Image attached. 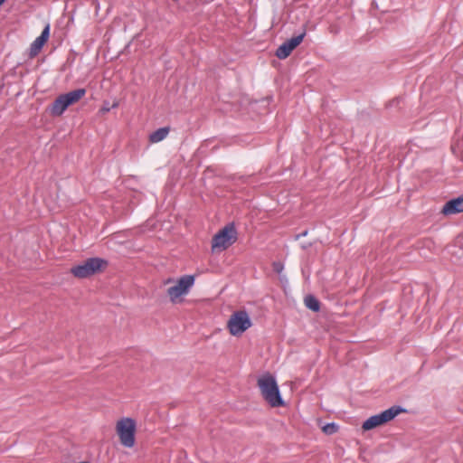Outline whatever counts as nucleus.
I'll use <instances>...</instances> for the list:
<instances>
[{"label":"nucleus","instance_id":"6ab92c4d","mask_svg":"<svg viewBox=\"0 0 463 463\" xmlns=\"http://www.w3.org/2000/svg\"><path fill=\"white\" fill-rule=\"evenodd\" d=\"M5 2V0H0V6Z\"/></svg>","mask_w":463,"mask_h":463},{"label":"nucleus","instance_id":"423d86ee","mask_svg":"<svg viewBox=\"0 0 463 463\" xmlns=\"http://www.w3.org/2000/svg\"><path fill=\"white\" fill-rule=\"evenodd\" d=\"M106 261L99 258H90L83 263L71 268V272L74 277L85 279L99 271Z\"/></svg>","mask_w":463,"mask_h":463},{"label":"nucleus","instance_id":"dca6fc26","mask_svg":"<svg viewBox=\"0 0 463 463\" xmlns=\"http://www.w3.org/2000/svg\"><path fill=\"white\" fill-rule=\"evenodd\" d=\"M273 270L279 274H280L284 269V266L281 262L277 261L273 263Z\"/></svg>","mask_w":463,"mask_h":463},{"label":"nucleus","instance_id":"2eb2a0df","mask_svg":"<svg viewBox=\"0 0 463 463\" xmlns=\"http://www.w3.org/2000/svg\"><path fill=\"white\" fill-rule=\"evenodd\" d=\"M322 430L326 435H332L338 430V426L335 423H327L322 428Z\"/></svg>","mask_w":463,"mask_h":463},{"label":"nucleus","instance_id":"1a4fd4ad","mask_svg":"<svg viewBox=\"0 0 463 463\" xmlns=\"http://www.w3.org/2000/svg\"><path fill=\"white\" fill-rule=\"evenodd\" d=\"M49 36H50V25L47 24L44 27V29L43 30L41 35L38 36L31 44V47H30V56L31 57H34L40 52L43 46L48 41Z\"/></svg>","mask_w":463,"mask_h":463},{"label":"nucleus","instance_id":"ddd939ff","mask_svg":"<svg viewBox=\"0 0 463 463\" xmlns=\"http://www.w3.org/2000/svg\"><path fill=\"white\" fill-rule=\"evenodd\" d=\"M170 128L168 127L158 128L149 135V141L151 143H158L167 137Z\"/></svg>","mask_w":463,"mask_h":463},{"label":"nucleus","instance_id":"0eeeda50","mask_svg":"<svg viewBox=\"0 0 463 463\" xmlns=\"http://www.w3.org/2000/svg\"><path fill=\"white\" fill-rule=\"evenodd\" d=\"M227 326L231 335H241L251 326V321L246 311H236L229 318Z\"/></svg>","mask_w":463,"mask_h":463},{"label":"nucleus","instance_id":"6e6552de","mask_svg":"<svg viewBox=\"0 0 463 463\" xmlns=\"http://www.w3.org/2000/svg\"><path fill=\"white\" fill-rule=\"evenodd\" d=\"M305 36V33H300L291 39L283 43L276 51V56L279 59H286L288 58L292 51L298 47L301 42L303 41Z\"/></svg>","mask_w":463,"mask_h":463},{"label":"nucleus","instance_id":"f03ea898","mask_svg":"<svg viewBox=\"0 0 463 463\" xmlns=\"http://www.w3.org/2000/svg\"><path fill=\"white\" fill-rule=\"evenodd\" d=\"M116 431L120 443L126 448L135 445L136 421L131 418H122L116 424Z\"/></svg>","mask_w":463,"mask_h":463},{"label":"nucleus","instance_id":"f3484780","mask_svg":"<svg viewBox=\"0 0 463 463\" xmlns=\"http://www.w3.org/2000/svg\"><path fill=\"white\" fill-rule=\"evenodd\" d=\"M109 109H109V107L104 106V107H102V108H101L100 111H101L102 113H107V112H109Z\"/></svg>","mask_w":463,"mask_h":463},{"label":"nucleus","instance_id":"9b49d317","mask_svg":"<svg viewBox=\"0 0 463 463\" xmlns=\"http://www.w3.org/2000/svg\"><path fill=\"white\" fill-rule=\"evenodd\" d=\"M68 107L70 106L68 105L64 96L61 94L52 103L50 112L52 116L58 117L62 115Z\"/></svg>","mask_w":463,"mask_h":463},{"label":"nucleus","instance_id":"4468645a","mask_svg":"<svg viewBox=\"0 0 463 463\" xmlns=\"http://www.w3.org/2000/svg\"><path fill=\"white\" fill-rule=\"evenodd\" d=\"M305 305L312 311H318L320 307L318 300L311 295L305 298Z\"/></svg>","mask_w":463,"mask_h":463},{"label":"nucleus","instance_id":"f8f14e48","mask_svg":"<svg viewBox=\"0 0 463 463\" xmlns=\"http://www.w3.org/2000/svg\"><path fill=\"white\" fill-rule=\"evenodd\" d=\"M86 94L85 89H77L62 94L67 100L69 106L77 103L80 99H81Z\"/></svg>","mask_w":463,"mask_h":463},{"label":"nucleus","instance_id":"7ed1b4c3","mask_svg":"<svg viewBox=\"0 0 463 463\" xmlns=\"http://www.w3.org/2000/svg\"><path fill=\"white\" fill-rule=\"evenodd\" d=\"M194 284V277L193 275H184L176 282L169 287L166 290L170 301L174 304L181 302V298L188 294L190 288Z\"/></svg>","mask_w":463,"mask_h":463},{"label":"nucleus","instance_id":"f257e3e1","mask_svg":"<svg viewBox=\"0 0 463 463\" xmlns=\"http://www.w3.org/2000/svg\"><path fill=\"white\" fill-rule=\"evenodd\" d=\"M258 387L262 398L271 407H280L284 405V401L279 392L277 381L273 375L267 373L258 379Z\"/></svg>","mask_w":463,"mask_h":463},{"label":"nucleus","instance_id":"9d476101","mask_svg":"<svg viewBox=\"0 0 463 463\" xmlns=\"http://www.w3.org/2000/svg\"><path fill=\"white\" fill-rule=\"evenodd\" d=\"M442 213L446 215L463 213V195L447 202L443 206Z\"/></svg>","mask_w":463,"mask_h":463},{"label":"nucleus","instance_id":"20e7f679","mask_svg":"<svg viewBox=\"0 0 463 463\" xmlns=\"http://www.w3.org/2000/svg\"><path fill=\"white\" fill-rule=\"evenodd\" d=\"M237 239V232L232 224L226 225L218 233H216L212 241L213 251H222L230 247Z\"/></svg>","mask_w":463,"mask_h":463},{"label":"nucleus","instance_id":"39448f33","mask_svg":"<svg viewBox=\"0 0 463 463\" xmlns=\"http://www.w3.org/2000/svg\"><path fill=\"white\" fill-rule=\"evenodd\" d=\"M404 411L401 407L393 406L382 411L379 414L373 415L364 421L362 428L364 430H370L394 419L399 413Z\"/></svg>","mask_w":463,"mask_h":463},{"label":"nucleus","instance_id":"a211bd4d","mask_svg":"<svg viewBox=\"0 0 463 463\" xmlns=\"http://www.w3.org/2000/svg\"><path fill=\"white\" fill-rule=\"evenodd\" d=\"M173 281H174V280H173L172 279H168L165 282V284H169V283H171V282H173Z\"/></svg>","mask_w":463,"mask_h":463}]
</instances>
